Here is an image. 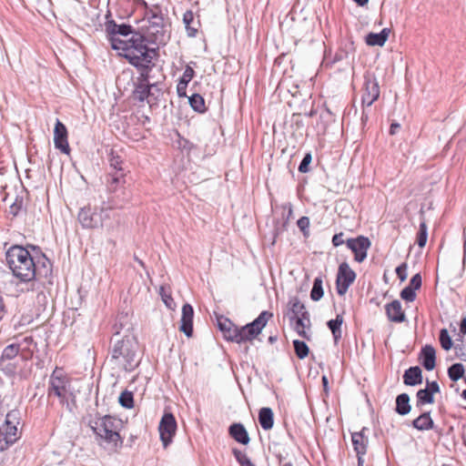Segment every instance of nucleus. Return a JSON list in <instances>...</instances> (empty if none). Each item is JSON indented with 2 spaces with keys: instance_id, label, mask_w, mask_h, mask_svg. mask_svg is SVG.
<instances>
[{
  "instance_id": "1",
  "label": "nucleus",
  "mask_w": 466,
  "mask_h": 466,
  "mask_svg": "<svg viewBox=\"0 0 466 466\" xmlns=\"http://www.w3.org/2000/svg\"><path fill=\"white\" fill-rule=\"evenodd\" d=\"M5 260L20 282L35 280L44 287L54 285L53 262L39 246L13 245L5 252Z\"/></svg>"
},
{
  "instance_id": "47",
  "label": "nucleus",
  "mask_w": 466,
  "mask_h": 466,
  "mask_svg": "<svg viewBox=\"0 0 466 466\" xmlns=\"http://www.w3.org/2000/svg\"><path fill=\"white\" fill-rule=\"evenodd\" d=\"M311 161H312L311 153H309V152L306 153L299 165V168H298L299 171L300 173L309 172Z\"/></svg>"
},
{
  "instance_id": "15",
  "label": "nucleus",
  "mask_w": 466,
  "mask_h": 466,
  "mask_svg": "<svg viewBox=\"0 0 466 466\" xmlns=\"http://www.w3.org/2000/svg\"><path fill=\"white\" fill-rule=\"evenodd\" d=\"M123 207V201L118 199V195L110 194L106 199H103L101 204L97 206V217L100 218V228L103 227L104 221L109 219L111 212L114 209L121 208Z\"/></svg>"
},
{
  "instance_id": "46",
  "label": "nucleus",
  "mask_w": 466,
  "mask_h": 466,
  "mask_svg": "<svg viewBox=\"0 0 466 466\" xmlns=\"http://www.w3.org/2000/svg\"><path fill=\"white\" fill-rule=\"evenodd\" d=\"M195 70L190 65H187L182 76L179 77V82L185 83L186 85H188V83L193 79L195 76Z\"/></svg>"
},
{
  "instance_id": "31",
  "label": "nucleus",
  "mask_w": 466,
  "mask_h": 466,
  "mask_svg": "<svg viewBox=\"0 0 466 466\" xmlns=\"http://www.w3.org/2000/svg\"><path fill=\"white\" fill-rule=\"evenodd\" d=\"M411 410L410 404V396L407 393H401L396 398V408L395 411L401 415H407Z\"/></svg>"
},
{
  "instance_id": "48",
  "label": "nucleus",
  "mask_w": 466,
  "mask_h": 466,
  "mask_svg": "<svg viewBox=\"0 0 466 466\" xmlns=\"http://www.w3.org/2000/svg\"><path fill=\"white\" fill-rule=\"evenodd\" d=\"M297 226L304 235V237L309 236V218L308 217L303 216L299 218L297 221Z\"/></svg>"
},
{
  "instance_id": "11",
  "label": "nucleus",
  "mask_w": 466,
  "mask_h": 466,
  "mask_svg": "<svg viewBox=\"0 0 466 466\" xmlns=\"http://www.w3.org/2000/svg\"><path fill=\"white\" fill-rule=\"evenodd\" d=\"M177 429V423L174 414L165 410L158 424L160 441L164 448H167L172 443Z\"/></svg>"
},
{
  "instance_id": "50",
  "label": "nucleus",
  "mask_w": 466,
  "mask_h": 466,
  "mask_svg": "<svg viewBox=\"0 0 466 466\" xmlns=\"http://www.w3.org/2000/svg\"><path fill=\"white\" fill-rule=\"evenodd\" d=\"M178 147L181 150L187 151L189 153L192 149L196 147V145L189 141L187 138L179 137V139L177 140Z\"/></svg>"
},
{
  "instance_id": "59",
  "label": "nucleus",
  "mask_w": 466,
  "mask_h": 466,
  "mask_svg": "<svg viewBox=\"0 0 466 466\" xmlns=\"http://www.w3.org/2000/svg\"><path fill=\"white\" fill-rule=\"evenodd\" d=\"M460 332L461 335H466V317H463L460 324Z\"/></svg>"
},
{
  "instance_id": "34",
  "label": "nucleus",
  "mask_w": 466,
  "mask_h": 466,
  "mask_svg": "<svg viewBox=\"0 0 466 466\" xmlns=\"http://www.w3.org/2000/svg\"><path fill=\"white\" fill-rule=\"evenodd\" d=\"M343 322V317L337 315L335 319H330L327 322L329 329H330L335 342L341 338V325Z\"/></svg>"
},
{
  "instance_id": "27",
  "label": "nucleus",
  "mask_w": 466,
  "mask_h": 466,
  "mask_svg": "<svg viewBox=\"0 0 466 466\" xmlns=\"http://www.w3.org/2000/svg\"><path fill=\"white\" fill-rule=\"evenodd\" d=\"M403 382L407 386H415L422 382V371L419 366L410 367L403 374Z\"/></svg>"
},
{
  "instance_id": "54",
  "label": "nucleus",
  "mask_w": 466,
  "mask_h": 466,
  "mask_svg": "<svg viewBox=\"0 0 466 466\" xmlns=\"http://www.w3.org/2000/svg\"><path fill=\"white\" fill-rule=\"evenodd\" d=\"M187 85L178 81V83L177 85V94L179 97H187L188 98V96H187Z\"/></svg>"
},
{
  "instance_id": "57",
  "label": "nucleus",
  "mask_w": 466,
  "mask_h": 466,
  "mask_svg": "<svg viewBox=\"0 0 466 466\" xmlns=\"http://www.w3.org/2000/svg\"><path fill=\"white\" fill-rule=\"evenodd\" d=\"M332 243L335 247H338L344 243L343 233L335 234L332 238Z\"/></svg>"
},
{
  "instance_id": "5",
  "label": "nucleus",
  "mask_w": 466,
  "mask_h": 466,
  "mask_svg": "<svg viewBox=\"0 0 466 466\" xmlns=\"http://www.w3.org/2000/svg\"><path fill=\"white\" fill-rule=\"evenodd\" d=\"M137 36H142L141 45L147 49V52H143V49L140 50L143 54L139 56V58L147 55L151 57L152 61H157L159 57V46L167 45L170 34L164 18H161L160 21L150 22L138 27Z\"/></svg>"
},
{
  "instance_id": "28",
  "label": "nucleus",
  "mask_w": 466,
  "mask_h": 466,
  "mask_svg": "<svg viewBox=\"0 0 466 466\" xmlns=\"http://www.w3.org/2000/svg\"><path fill=\"white\" fill-rule=\"evenodd\" d=\"M411 425L416 430L421 431L435 429V424L431 417L430 411H425L421 413L419 417L412 420Z\"/></svg>"
},
{
  "instance_id": "62",
  "label": "nucleus",
  "mask_w": 466,
  "mask_h": 466,
  "mask_svg": "<svg viewBox=\"0 0 466 466\" xmlns=\"http://www.w3.org/2000/svg\"><path fill=\"white\" fill-rule=\"evenodd\" d=\"M368 118H369L368 114L366 113L365 109L363 108L361 117H360L361 123L365 124L368 121Z\"/></svg>"
},
{
  "instance_id": "32",
  "label": "nucleus",
  "mask_w": 466,
  "mask_h": 466,
  "mask_svg": "<svg viewBox=\"0 0 466 466\" xmlns=\"http://www.w3.org/2000/svg\"><path fill=\"white\" fill-rule=\"evenodd\" d=\"M188 104L191 106V108L197 113L202 114L207 111L205 99L198 93H194L190 96H188Z\"/></svg>"
},
{
  "instance_id": "16",
  "label": "nucleus",
  "mask_w": 466,
  "mask_h": 466,
  "mask_svg": "<svg viewBox=\"0 0 466 466\" xmlns=\"http://www.w3.org/2000/svg\"><path fill=\"white\" fill-rule=\"evenodd\" d=\"M217 327L222 333L225 340L238 344V325H236L230 319L223 315L217 316Z\"/></svg>"
},
{
  "instance_id": "52",
  "label": "nucleus",
  "mask_w": 466,
  "mask_h": 466,
  "mask_svg": "<svg viewBox=\"0 0 466 466\" xmlns=\"http://www.w3.org/2000/svg\"><path fill=\"white\" fill-rule=\"evenodd\" d=\"M407 264L401 263L400 266H398L395 269L396 274L400 281H404L407 279Z\"/></svg>"
},
{
  "instance_id": "13",
  "label": "nucleus",
  "mask_w": 466,
  "mask_h": 466,
  "mask_svg": "<svg viewBox=\"0 0 466 466\" xmlns=\"http://www.w3.org/2000/svg\"><path fill=\"white\" fill-rule=\"evenodd\" d=\"M355 279L356 273L350 265L346 261L340 263L336 277L337 293L339 296L345 295Z\"/></svg>"
},
{
  "instance_id": "33",
  "label": "nucleus",
  "mask_w": 466,
  "mask_h": 466,
  "mask_svg": "<svg viewBox=\"0 0 466 466\" xmlns=\"http://www.w3.org/2000/svg\"><path fill=\"white\" fill-rule=\"evenodd\" d=\"M161 18H164L161 7L158 5H155L152 7H147L145 9L144 19L147 20V24L154 21H160Z\"/></svg>"
},
{
  "instance_id": "25",
  "label": "nucleus",
  "mask_w": 466,
  "mask_h": 466,
  "mask_svg": "<svg viewBox=\"0 0 466 466\" xmlns=\"http://www.w3.org/2000/svg\"><path fill=\"white\" fill-rule=\"evenodd\" d=\"M289 321V325L299 334V336L304 339H309L306 329L310 326L309 314L290 319Z\"/></svg>"
},
{
  "instance_id": "8",
  "label": "nucleus",
  "mask_w": 466,
  "mask_h": 466,
  "mask_svg": "<svg viewBox=\"0 0 466 466\" xmlns=\"http://www.w3.org/2000/svg\"><path fill=\"white\" fill-rule=\"evenodd\" d=\"M21 350L19 343H11L2 351L0 356V370L9 378L15 377L18 369V355Z\"/></svg>"
},
{
  "instance_id": "21",
  "label": "nucleus",
  "mask_w": 466,
  "mask_h": 466,
  "mask_svg": "<svg viewBox=\"0 0 466 466\" xmlns=\"http://www.w3.org/2000/svg\"><path fill=\"white\" fill-rule=\"evenodd\" d=\"M366 428H363L361 431L351 433V442L353 449L357 454L358 461L367 452L369 440L368 437L364 434Z\"/></svg>"
},
{
  "instance_id": "20",
  "label": "nucleus",
  "mask_w": 466,
  "mask_h": 466,
  "mask_svg": "<svg viewBox=\"0 0 466 466\" xmlns=\"http://www.w3.org/2000/svg\"><path fill=\"white\" fill-rule=\"evenodd\" d=\"M193 319L194 309L192 305L189 303H185L182 306L179 330L183 332L187 338H191L193 335Z\"/></svg>"
},
{
  "instance_id": "4",
  "label": "nucleus",
  "mask_w": 466,
  "mask_h": 466,
  "mask_svg": "<svg viewBox=\"0 0 466 466\" xmlns=\"http://www.w3.org/2000/svg\"><path fill=\"white\" fill-rule=\"evenodd\" d=\"M88 425L96 436L98 445L111 451H116L123 446V439L120 436L122 420L112 415L100 416L96 413L90 419Z\"/></svg>"
},
{
  "instance_id": "41",
  "label": "nucleus",
  "mask_w": 466,
  "mask_h": 466,
  "mask_svg": "<svg viewBox=\"0 0 466 466\" xmlns=\"http://www.w3.org/2000/svg\"><path fill=\"white\" fill-rule=\"evenodd\" d=\"M232 454L240 466H256L248 455L238 448L232 449Z\"/></svg>"
},
{
  "instance_id": "49",
  "label": "nucleus",
  "mask_w": 466,
  "mask_h": 466,
  "mask_svg": "<svg viewBox=\"0 0 466 466\" xmlns=\"http://www.w3.org/2000/svg\"><path fill=\"white\" fill-rule=\"evenodd\" d=\"M400 298L408 302H412L416 299V290L407 286L400 291Z\"/></svg>"
},
{
  "instance_id": "18",
  "label": "nucleus",
  "mask_w": 466,
  "mask_h": 466,
  "mask_svg": "<svg viewBox=\"0 0 466 466\" xmlns=\"http://www.w3.org/2000/svg\"><path fill=\"white\" fill-rule=\"evenodd\" d=\"M346 245L354 253V259L357 262H362L367 258L370 241L364 236H359L356 238H349Z\"/></svg>"
},
{
  "instance_id": "14",
  "label": "nucleus",
  "mask_w": 466,
  "mask_h": 466,
  "mask_svg": "<svg viewBox=\"0 0 466 466\" xmlns=\"http://www.w3.org/2000/svg\"><path fill=\"white\" fill-rule=\"evenodd\" d=\"M272 317L273 313L271 311L262 310L256 319L243 325V329H248L247 338L253 339L258 338Z\"/></svg>"
},
{
  "instance_id": "37",
  "label": "nucleus",
  "mask_w": 466,
  "mask_h": 466,
  "mask_svg": "<svg viewBox=\"0 0 466 466\" xmlns=\"http://www.w3.org/2000/svg\"><path fill=\"white\" fill-rule=\"evenodd\" d=\"M464 372V366L461 363H454L448 369V376L452 381H457L462 378Z\"/></svg>"
},
{
  "instance_id": "51",
  "label": "nucleus",
  "mask_w": 466,
  "mask_h": 466,
  "mask_svg": "<svg viewBox=\"0 0 466 466\" xmlns=\"http://www.w3.org/2000/svg\"><path fill=\"white\" fill-rule=\"evenodd\" d=\"M422 284V279L420 273L415 274L410 280V284L408 287L412 289L418 290L420 289Z\"/></svg>"
},
{
  "instance_id": "38",
  "label": "nucleus",
  "mask_w": 466,
  "mask_h": 466,
  "mask_svg": "<svg viewBox=\"0 0 466 466\" xmlns=\"http://www.w3.org/2000/svg\"><path fill=\"white\" fill-rule=\"evenodd\" d=\"M118 402L125 409H132L134 407L133 392L127 390H123L118 397Z\"/></svg>"
},
{
  "instance_id": "58",
  "label": "nucleus",
  "mask_w": 466,
  "mask_h": 466,
  "mask_svg": "<svg viewBox=\"0 0 466 466\" xmlns=\"http://www.w3.org/2000/svg\"><path fill=\"white\" fill-rule=\"evenodd\" d=\"M5 305L4 303L3 298L0 296V320H2L5 316Z\"/></svg>"
},
{
  "instance_id": "2",
  "label": "nucleus",
  "mask_w": 466,
  "mask_h": 466,
  "mask_svg": "<svg viewBox=\"0 0 466 466\" xmlns=\"http://www.w3.org/2000/svg\"><path fill=\"white\" fill-rule=\"evenodd\" d=\"M105 32L111 48L118 52L119 56L131 62L139 58L140 50L147 52L141 45L142 36H137V29L127 23L117 24L108 11L106 15Z\"/></svg>"
},
{
  "instance_id": "40",
  "label": "nucleus",
  "mask_w": 466,
  "mask_h": 466,
  "mask_svg": "<svg viewBox=\"0 0 466 466\" xmlns=\"http://www.w3.org/2000/svg\"><path fill=\"white\" fill-rule=\"evenodd\" d=\"M428 239V228L425 220L420 221L419 231L417 233L416 243L420 248H423Z\"/></svg>"
},
{
  "instance_id": "44",
  "label": "nucleus",
  "mask_w": 466,
  "mask_h": 466,
  "mask_svg": "<svg viewBox=\"0 0 466 466\" xmlns=\"http://www.w3.org/2000/svg\"><path fill=\"white\" fill-rule=\"evenodd\" d=\"M24 206V199L22 197L16 196L13 204L9 207V214L13 217H17Z\"/></svg>"
},
{
  "instance_id": "9",
  "label": "nucleus",
  "mask_w": 466,
  "mask_h": 466,
  "mask_svg": "<svg viewBox=\"0 0 466 466\" xmlns=\"http://www.w3.org/2000/svg\"><path fill=\"white\" fill-rule=\"evenodd\" d=\"M70 380L67 376L64 373L63 370L56 367L49 377L48 380V396L52 394L60 400V402L64 404L66 400V394L69 390Z\"/></svg>"
},
{
  "instance_id": "7",
  "label": "nucleus",
  "mask_w": 466,
  "mask_h": 466,
  "mask_svg": "<svg viewBox=\"0 0 466 466\" xmlns=\"http://www.w3.org/2000/svg\"><path fill=\"white\" fill-rule=\"evenodd\" d=\"M108 161L111 171L106 176V187L108 193L116 194L126 184L123 159L116 151L111 149Z\"/></svg>"
},
{
  "instance_id": "24",
  "label": "nucleus",
  "mask_w": 466,
  "mask_h": 466,
  "mask_svg": "<svg viewBox=\"0 0 466 466\" xmlns=\"http://www.w3.org/2000/svg\"><path fill=\"white\" fill-rule=\"evenodd\" d=\"M287 308L288 311L286 316L289 319L309 314L304 303H302L298 297H291L289 299Z\"/></svg>"
},
{
  "instance_id": "23",
  "label": "nucleus",
  "mask_w": 466,
  "mask_h": 466,
  "mask_svg": "<svg viewBox=\"0 0 466 466\" xmlns=\"http://www.w3.org/2000/svg\"><path fill=\"white\" fill-rule=\"evenodd\" d=\"M385 310L388 319L396 323H400L405 320V313L402 310L401 304L398 299L388 303L385 306Z\"/></svg>"
},
{
  "instance_id": "17",
  "label": "nucleus",
  "mask_w": 466,
  "mask_h": 466,
  "mask_svg": "<svg viewBox=\"0 0 466 466\" xmlns=\"http://www.w3.org/2000/svg\"><path fill=\"white\" fill-rule=\"evenodd\" d=\"M54 145L61 153L69 155L68 132L66 125L56 118L54 127Z\"/></svg>"
},
{
  "instance_id": "36",
  "label": "nucleus",
  "mask_w": 466,
  "mask_h": 466,
  "mask_svg": "<svg viewBox=\"0 0 466 466\" xmlns=\"http://www.w3.org/2000/svg\"><path fill=\"white\" fill-rule=\"evenodd\" d=\"M416 406L421 408L424 404H432L434 402V395L425 389L419 390L417 394Z\"/></svg>"
},
{
  "instance_id": "26",
  "label": "nucleus",
  "mask_w": 466,
  "mask_h": 466,
  "mask_svg": "<svg viewBox=\"0 0 466 466\" xmlns=\"http://www.w3.org/2000/svg\"><path fill=\"white\" fill-rule=\"evenodd\" d=\"M421 365L427 370H432L436 365L435 349L431 345H426L421 349Z\"/></svg>"
},
{
  "instance_id": "43",
  "label": "nucleus",
  "mask_w": 466,
  "mask_h": 466,
  "mask_svg": "<svg viewBox=\"0 0 466 466\" xmlns=\"http://www.w3.org/2000/svg\"><path fill=\"white\" fill-rule=\"evenodd\" d=\"M439 340L441 348L445 350H449L452 347V339L446 329H442L440 331Z\"/></svg>"
},
{
  "instance_id": "42",
  "label": "nucleus",
  "mask_w": 466,
  "mask_h": 466,
  "mask_svg": "<svg viewBox=\"0 0 466 466\" xmlns=\"http://www.w3.org/2000/svg\"><path fill=\"white\" fill-rule=\"evenodd\" d=\"M159 295L165 306L169 309H173L176 306V303L171 296V293L167 291L165 286H160Z\"/></svg>"
},
{
  "instance_id": "56",
  "label": "nucleus",
  "mask_w": 466,
  "mask_h": 466,
  "mask_svg": "<svg viewBox=\"0 0 466 466\" xmlns=\"http://www.w3.org/2000/svg\"><path fill=\"white\" fill-rule=\"evenodd\" d=\"M5 442V440L4 439V433L2 431V428L0 427V452L7 451L11 447L9 443Z\"/></svg>"
},
{
  "instance_id": "35",
  "label": "nucleus",
  "mask_w": 466,
  "mask_h": 466,
  "mask_svg": "<svg viewBox=\"0 0 466 466\" xmlns=\"http://www.w3.org/2000/svg\"><path fill=\"white\" fill-rule=\"evenodd\" d=\"M194 22V13L191 10H187L183 15V23L185 25V28L187 30V35L189 37H195L198 29L194 26H191V24Z\"/></svg>"
},
{
  "instance_id": "10",
  "label": "nucleus",
  "mask_w": 466,
  "mask_h": 466,
  "mask_svg": "<svg viewBox=\"0 0 466 466\" xmlns=\"http://www.w3.org/2000/svg\"><path fill=\"white\" fill-rule=\"evenodd\" d=\"M21 420L22 412L18 408H15L5 414V418L1 428L4 433V439L5 440V443H9L11 447L21 437L17 428Z\"/></svg>"
},
{
  "instance_id": "61",
  "label": "nucleus",
  "mask_w": 466,
  "mask_h": 466,
  "mask_svg": "<svg viewBox=\"0 0 466 466\" xmlns=\"http://www.w3.org/2000/svg\"><path fill=\"white\" fill-rule=\"evenodd\" d=\"M277 458L279 463V466L283 465V462H288L287 458L283 456L281 453L277 454Z\"/></svg>"
},
{
  "instance_id": "64",
  "label": "nucleus",
  "mask_w": 466,
  "mask_h": 466,
  "mask_svg": "<svg viewBox=\"0 0 466 466\" xmlns=\"http://www.w3.org/2000/svg\"><path fill=\"white\" fill-rule=\"evenodd\" d=\"M134 259L135 261H137L138 263L139 266H141L142 268H145L146 265L144 263V261L140 258H138L136 255L134 256Z\"/></svg>"
},
{
  "instance_id": "55",
  "label": "nucleus",
  "mask_w": 466,
  "mask_h": 466,
  "mask_svg": "<svg viewBox=\"0 0 466 466\" xmlns=\"http://www.w3.org/2000/svg\"><path fill=\"white\" fill-rule=\"evenodd\" d=\"M425 390L431 392V394L434 395V393L440 392V386L437 381L427 380V386Z\"/></svg>"
},
{
  "instance_id": "30",
  "label": "nucleus",
  "mask_w": 466,
  "mask_h": 466,
  "mask_svg": "<svg viewBox=\"0 0 466 466\" xmlns=\"http://www.w3.org/2000/svg\"><path fill=\"white\" fill-rule=\"evenodd\" d=\"M390 32L389 28H383L380 33H370L366 36V44L370 46H382L386 43Z\"/></svg>"
},
{
  "instance_id": "60",
  "label": "nucleus",
  "mask_w": 466,
  "mask_h": 466,
  "mask_svg": "<svg viewBox=\"0 0 466 466\" xmlns=\"http://www.w3.org/2000/svg\"><path fill=\"white\" fill-rule=\"evenodd\" d=\"M400 128V125L399 123H392L390 127V134L395 135Z\"/></svg>"
},
{
  "instance_id": "3",
  "label": "nucleus",
  "mask_w": 466,
  "mask_h": 466,
  "mask_svg": "<svg viewBox=\"0 0 466 466\" xmlns=\"http://www.w3.org/2000/svg\"><path fill=\"white\" fill-rule=\"evenodd\" d=\"M128 64L138 72V76L133 82V99L139 103L147 101L150 105L157 104L163 92L159 82L151 81L153 77L151 73L156 66V61H152L151 57L146 55L142 58L128 62Z\"/></svg>"
},
{
  "instance_id": "63",
  "label": "nucleus",
  "mask_w": 466,
  "mask_h": 466,
  "mask_svg": "<svg viewBox=\"0 0 466 466\" xmlns=\"http://www.w3.org/2000/svg\"><path fill=\"white\" fill-rule=\"evenodd\" d=\"M328 387V380L325 376H322V388L325 391H327Z\"/></svg>"
},
{
  "instance_id": "53",
  "label": "nucleus",
  "mask_w": 466,
  "mask_h": 466,
  "mask_svg": "<svg viewBox=\"0 0 466 466\" xmlns=\"http://www.w3.org/2000/svg\"><path fill=\"white\" fill-rule=\"evenodd\" d=\"M238 344L239 345L242 343L253 340V339L247 338L248 329H243V326H238Z\"/></svg>"
},
{
  "instance_id": "12",
  "label": "nucleus",
  "mask_w": 466,
  "mask_h": 466,
  "mask_svg": "<svg viewBox=\"0 0 466 466\" xmlns=\"http://www.w3.org/2000/svg\"><path fill=\"white\" fill-rule=\"evenodd\" d=\"M361 89L362 107L370 106L380 96V86L374 75L366 73Z\"/></svg>"
},
{
  "instance_id": "39",
  "label": "nucleus",
  "mask_w": 466,
  "mask_h": 466,
  "mask_svg": "<svg viewBox=\"0 0 466 466\" xmlns=\"http://www.w3.org/2000/svg\"><path fill=\"white\" fill-rule=\"evenodd\" d=\"M293 347L295 354L299 359L303 360L309 355V349L305 341L300 339H294Z\"/></svg>"
},
{
  "instance_id": "22",
  "label": "nucleus",
  "mask_w": 466,
  "mask_h": 466,
  "mask_svg": "<svg viewBox=\"0 0 466 466\" xmlns=\"http://www.w3.org/2000/svg\"><path fill=\"white\" fill-rule=\"evenodd\" d=\"M228 435L238 443L248 445L250 438L247 429L241 422H233L228 427Z\"/></svg>"
},
{
  "instance_id": "45",
  "label": "nucleus",
  "mask_w": 466,
  "mask_h": 466,
  "mask_svg": "<svg viewBox=\"0 0 466 466\" xmlns=\"http://www.w3.org/2000/svg\"><path fill=\"white\" fill-rule=\"evenodd\" d=\"M310 298L314 301L320 300V275L314 279Z\"/></svg>"
},
{
  "instance_id": "29",
  "label": "nucleus",
  "mask_w": 466,
  "mask_h": 466,
  "mask_svg": "<svg viewBox=\"0 0 466 466\" xmlns=\"http://www.w3.org/2000/svg\"><path fill=\"white\" fill-rule=\"evenodd\" d=\"M258 422L264 431H269L274 426V412L269 407H262L258 410Z\"/></svg>"
},
{
  "instance_id": "19",
  "label": "nucleus",
  "mask_w": 466,
  "mask_h": 466,
  "mask_svg": "<svg viewBox=\"0 0 466 466\" xmlns=\"http://www.w3.org/2000/svg\"><path fill=\"white\" fill-rule=\"evenodd\" d=\"M78 221L83 228L93 229L100 228V218L97 217V208L90 206L82 208L77 215Z\"/></svg>"
},
{
  "instance_id": "6",
  "label": "nucleus",
  "mask_w": 466,
  "mask_h": 466,
  "mask_svg": "<svg viewBox=\"0 0 466 466\" xmlns=\"http://www.w3.org/2000/svg\"><path fill=\"white\" fill-rule=\"evenodd\" d=\"M118 335L116 331L111 339L110 361H118L126 371L131 372L138 366L136 360L137 343L130 336L116 338Z\"/></svg>"
}]
</instances>
